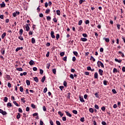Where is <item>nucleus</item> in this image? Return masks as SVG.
Here are the masks:
<instances>
[{"label":"nucleus","instance_id":"nucleus-1","mask_svg":"<svg viewBox=\"0 0 125 125\" xmlns=\"http://www.w3.org/2000/svg\"><path fill=\"white\" fill-rule=\"evenodd\" d=\"M97 65L98 67H102V68H104V64H103V63L102 62H100V61H98L97 62Z\"/></svg>","mask_w":125,"mask_h":125},{"label":"nucleus","instance_id":"nucleus-2","mask_svg":"<svg viewBox=\"0 0 125 125\" xmlns=\"http://www.w3.org/2000/svg\"><path fill=\"white\" fill-rule=\"evenodd\" d=\"M19 14H20V12L16 11V12H14L13 13V16L14 17H16V16H17V15H19Z\"/></svg>","mask_w":125,"mask_h":125},{"label":"nucleus","instance_id":"nucleus-3","mask_svg":"<svg viewBox=\"0 0 125 125\" xmlns=\"http://www.w3.org/2000/svg\"><path fill=\"white\" fill-rule=\"evenodd\" d=\"M0 114H2V115H3V116L7 115V113L6 111H3L1 109H0Z\"/></svg>","mask_w":125,"mask_h":125},{"label":"nucleus","instance_id":"nucleus-4","mask_svg":"<svg viewBox=\"0 0 125 125\" xmlns=\"http://www.w3.org/2000/svg\"><path fill=\"white\" fill-rule=\"evenodd\" d=\"M6 79L7 81H11V77H10V75L6 74L5 75Z\"/></svg>","mask_w":125,"mask_h":125},{"label":"nucleus","instance_id":"nucleus-5","mask_svg":"<svg viewBox=\"0 0 125 125\" xmlns=\"http://www.w3.org/2000/svg\"><path fill=\"white\" fill-rule=\"evenodd\" d=\"M50 35L52 39H55V35H54V31H51Z\"/></svg>","mask_w":125,"mask_h":125},{"label":"nucleus","instance_id":"nucleus-6","mask_svg":"<svg viewBox=\"0 0 125 125\" xmlns=\"http://www.w3.org/2000/svg\"><path fill=\"white\" fill-rule=\"evenodd\" d=\"M5 52V49H4V48H2L1 49V53L2 55H4Z\"/></svg>","mask_w":125,"mask_h":125},{"label":"nucleus","instance_id":"nucleus-7","mask_svg":"<svg viewBox=\"0 0 125 125\" xmlns=\"http://www.w3.org/2000/svg\"><path fill=\"white\" fill-rule=\"evenodd\" d=\"M0 6L1 8H2L5 6V3L4 1L2 2L1 4L0 3Z\"/></svg>","mask_w":125,"mask_h":125},{"label":"nucleus","instance_id":"nucleus-8","mask_svg":"<svg viewBox=\"0 0 125 125\" xmlns=\"http://www.w3.org/2000/svg\"><path fill=\"white\" fill-rule=\"evenodd\" d=\"M23 28H25L26 32H29L30 31V26H23Z\"/></svg>","mask_w":125,"mask_h":125},{"label":"nucleus","instance_id":"nucleus-9","mask_svg":"<svg viewBox=\"0 0 125 125\" xmlns=\"http://www.w3.org/2000/svg\"><path fill=\"white\" fill-rule=\"evenodd\" d=\"M65 113H66V116H67L68 117H69L70 118L72 117V115L70 113H69V112L65 111Z\"/></svg>","mask_w":125,"mask_h":125},{"label":"nucleus","instance_id":"nucleus-10","mask_svg":"<svg viewBox=\"0 0 125 125\" xmlns=\"http://www.w3.org/2000/svg\"><path fill=\"white\" fill-rule=\"evenodd\" d=\"M33 80L36 83H39V78L37 77H33Z\"/></svg>","mask_w":125,"mask_h":125},{"label":"nucleus","instance_id":"nucleus-11","mask_svg":"<svg viewBox=\"0 0 125 125\" xmlns=\"http://www.w3.org/2000/svg\"><path fill=\"white\" fill-rule=\"evenodd\" d=\"M34 63H35V62H34V61L31 60L29 62V65H30V66H33V65H34Z\"/></svg>","mask_w":125,"mask_h":125},{"label":"nucleus","instance_id":"nucleus-12","mask_svg":"<svg viewBox=\"0 0 125 125\" xmlns=\"http://www.w3.org/2000/svg\"><path fill=\"white\" fill-rule=\"evenodd\" d=\"M31 43L34 44V43H36V39L35 38H32L31 39Z\"/></svg>","mask_w":125,"mask_h":125},{"label":"nucleus","instance_id":"nucleus-13","mask_svg":"<svg viewBox=\"0 0 125 125\" xmlns=\"http://www.w3.org/2000/svg\"><path fill=\"white\" fill-rule=\"evenodd\" d=\"M103 40L105 41L106 42H110V39H109V38H104Z\"/></svg>","mask_w":125,"mask_h":125},{"label":"nucleus","instance_id":"nucleus-14","mask_svg":"<svg viewBox=\"0 0 125 125\" xmlns=\"http://www.w3.org/2000/svg\"><path fill=\"white\" fill-rule=\"evenodd\" d=\"M99 73L100 76H103V71L102 69L99 70Z\"/></svg>","mask_w":125,"mask_h":125},{"label":"nucleus","instance_id":"nucleus-15","mask_svg":"<svg viewBox=\"0 0 125 125\" xmlns=\"http://www.w3.org/2000/svg\"><path fill=\"white\" fill-rule=\"evenodd\" d=\"M118 53L119 54H121L122 57L123 58L125 57V54H124V53L122 52L121 51H119Z\"/></svg>","mask_w":125,"mask_h":125},{"label":"nucleus","instance_id":"nucleus-16","mask_svg":"<svg viewBox=\"0 0 125 125\" xmlns=\"http://www.w3.org/2000/svg\"><path fill=\"white\" fill-rule=\"evenodd\" d=\"M26 83L27 85H28V86L31 84V82H30V81H29L28 80H26Z\"/></svg>","mask_w":125,"mask_h":125},{"label":"nucleus","instance_id":"nucleus-17","mask_svg":"<svg viewBox=\"0 0 125 125\" xmlns=\"http://www.w3.org/2000/svg\"><path fill=\"white\" fill-rule=\"evenodd\" d=\"M58 113L60 115V117H63V116H64V114L60 111H58Z\"/></svg>","mask_w":125,"mask_h":125},{"label":"nucleus","instance_id":"nucleus-18","mask_svg":"<svg viewBox=\"0 0 125 125\" xmlns=\"http://www.w3.org/2000/svg\"><path fill=\"white\" fill-rule=\"evenodd\" d=\"M17 71H19V72H22L23 71V68L20 67V68H16Z\"/></svg>","mask_w":125,"mask_h":125},{"label":"nucleus","instance_id":"nucleus-19","mask_svg":"<svg viewBox=\"0 0 125 125\" xmlns=\"http://www.w3.org/2000/svg\"><path fill=\"white\" fill-rule=\"evenodd\" d=\"M80 41H82V42H86L87 41V39L86 38H81Z\"/></svg>","mask_w":125,"mask_h":125},{"label":"nucleus","instance_id":"nucleus-20","mask_svg":"<svg viewBox=\"0 0 125 125\" xmlns=\"http://www.w3.org/2000/svg\"><path fill=\"white\" fill-rule=\"evenodd\" d=\"M5 36H6V33L4 32L3 33L2 35H1V38L2 39H4V38L5 37Z\"/></svg>","mask_w":125,"mask_h":125},{"label":"nucleus","instance_id":"nucleus-21","mask_svg":"<svg viewBox=\"0 0 125 125\" xmlns=\"http://www.w3.org/2000/svg\"><path fill=\"white\" fill-rule=\"evenodd\" d=\"M94 78L95 79H98V73L97 72H95L94 74Z\"/></svg>","mask_w":125,"mask_h":125},{"label":"nucleus","instance_id":"nucleus-22","mask_svg":"<svg viewBox=\"0 0 125 125\" xmlns=\"http://www.w3.org/2000/svg\"><path fill=\"white\" fill-rule=\"evenodd\" d=\"M89 111L90 112V113H94V110H93V108H90L89 109Z\"/></svg>","mask_w":125,"mask_h":125},{"label":"nucleus","instance_id":"nucleus-23","mask_svg":"<svg viewBox=\"0 0 125 125\" xmlns=\"http://www.w3.org/2000/svg\"><path fill=\"white\" fill-rule=\"evenodd\" d=\"M44 81H45V76H44L42 78V80H41V82H42V83H44Z\"/></svg>","mask_w":125,"mask_h":125},{"label":"nucleus","instance_id":"nucleus-24","mask_svg":"<svg viewBox=\"0 0 125 125\" xmlns=\"http://www.w3.org/2000/svg\"><path fill=\"white\" fill-rule=\"evenodd\" d=\"M56 13H57V15H59V16H60L61 12H60V10H57L56 11Z\"/></svg>","mask_w":125,"mask_h":125},{"label":"nucleus","instance_id":"nucleus-25","mask_svg":"<svg viewBox=\"0 0 125 125\" xmlns=\"http://www.w3.org/2000/svg\"><path fill=\"white\" fill-rule=\"evenodd\" d=\"M50 12V10L49 9H47L45 12V13L48 14Z\"/></svg>","mask_w":125,"mask_h":125},{"label":"nucleus","instance_id":"nucleus-26","mask_svg":"<svg viewBox=\"0 0 125 125\" xmlns=\"http://www.w3.org/2000/svg\"><path fill=\"white\" fill-rule=\"evenodd\" d=\"M21 117V114L20 113H18V115L17 116V119L18 120H19V119H20V117Z\"/></svg>","mask_w":125,"mask_h":125},{"label":"nucleus","instance_id":"nucleus-27","mask_svg":"<svg viewBox=\"0 0 125 125\" xmlns=\"http://www.w3.org/2000/svg\"><path fill=\"white\" fill-rule=\"evenodd\" d=\"M80 100L81 101V102H84V100H83V98L82 97H79Z\"/></svg>","mask_w":125,"mask_h":125},{"label":"nucleus","instance_id":"nucleus-28","mask_svg":"<svg viewBox=\"0 0 125 125\" xmlns=\"http://www.w3.org/2000/svg\"><path fill=\"white\" fill-rule=\"evenodd\" d=\"M115 61H116V62H118V63H121L122 62V60H118V59H115Z\"/></svg>","mask_w":125,"mask_h":125},{"label":"nucleus","instance_id":"nucleus-29","mask_svg":"<svg viewBox=\"0 0 125 125\" xmlns=\"http://www.w3.org/2000/svg\"><path fill=\"white\" fill-rule=\"evenodd\" d=\"M59 38H60V35H59V34H57L56 36V38L57 41H58V39H59Z\"/></svg>","mask_w":125,"mask_h":125},{"label":"nucleus","instance_id":"nucleus-30","mask_svg":"<svg viewBox=\"0 0 125 125\" xmlns=\"http://www.w3.org/2000/svg\"><path fill=\"white\" fill-rule=\"evenodd\" d=\"M20 91H21V92H23L24 91V88H23V87L20 86Z\"/></svg>","mask_w":125,"mask_h":125},{"label":"nucleus","instance_id":"nucleus-31","mask_svg":"<svg viewBox=\"0 0 125 125\" xmlns=\"http://www.w3.org/2000/svg\"><path fill=\"white\" fill-rule=\"evenodd\" d=\"M60 55L61 57H63V56L65 55V52H61V53H60Z\"/></svg>","mask_w":125,"mask_h":125},{"label":"nucleus","instance_id":"nucleus-32","mask_svg":"<svg viewBox=\"0 0 125 125\" xmlns=\"http://www.w3.org/2000/svg\"><path fill=\"white\" fill-rule=\"evenodd\" d=\"M90 60H92L93 62H95V59L92 56H91Z\"/></svg>","mask_w":125,"mask_h":125},{"label":"nucleus","instance_id":"nucleus-33","mask_svg":"<svg viewBox=\"0 0 125 125\" xmlns=\"http://www.w3.org/2000/svg\"><path fill=\"white\" fill-rule=\"evenodd\" d=\"M19 39L21 41H24V39L23 38V37H22L21 35L20 36H19Z\"/></svg>","mask_w":125,"mask_h":125},{"label":"nucleus","instance_id":"nucleus-34","mask_svg":"<svg viewBox=\"0 0 125 125\" xmlns=\"http://www.w3.org/2000/svg\"><path fill=\"white\" fill-rule=\"evenodd\" d=\"M13 103H14V104H15L16 105V106H17V107H19V104H18V103H17V102H16V101H14L13 102Z\"/></svg>","mask_w":125,"mask_h":125},{"label":"nucleus","instance_id":"nucleus-35","mask_svg":"<svg viewBox=\"0 0 125 125\" xmlns=\"http://www.w3.org/2000/svg\"><path fill=\"white\" fill-rule=\"evenodd\" d=\"M52 73L54 75H56V69L55 68L52 69Z\"/></svg>","mask_w":125,"mask_h":125},{"label":"nucleus","instance_id":"nucleus-36","mask_svg":"<svg viewBox=\"0 0 125 125\" xmlns=\"http://www.w3.org/2000/svg\"><path fill=\"white\" fill-rule=\"evenodd\" d=\"M12 104H11V103H8L7 104V107H12Z\"/></svg>","mask_w":125,"mask_h":125},{"label":"nucleus","instance_id":"nucleus-37","mask_svg":"<svg viewBox=\"0 0 125 125\" xmlns=\"http://www.w3.org/2000/svg\"><path fill=\"white\" fill-rule=\"evenodd\" d=\"M20 35H21V36H22V35H23V29H21L20 30Z\"/></svg>","mask_w":125,"mask_h":125},{"label":"nucleus","instance_id":"nucleus-38","mask_svg":"<svg viewBox=\"0 0 125 125\" xmlns=\"http://www.w3.org/2000/svg\"><path fill=\"white\" fill-rule=\"evenodd\" d=\"M73 54H74V55H75V56L78 57V52L73 51Z\"/></svg>","mask_w":125,"mask_h":125},{"label":"nucleus","instance_id":"nucleus-39","mask_svg":"<svg viewBox=\"0 0 125 125\" xmlns=\"http://www.w3.org/2000/svg\"><path fill=\"white\" fill-rule=\"evenodd\" d=\"M72 113H73V114H75V115H77V114H78V111L76 110H73L72 111Z\"/></svg>","mask_w":125,"mask_h":125},{"label":"nucleus","instance_id":"nucleus-40","mask_svg":"<svg viewBox=\"0 0 125 125\" xmlns=\"http://www.w3.org/2000/svg\"><path fill=\"white\" fill-rule=\"evenodd\" d=\"M82 24H83V20H80L78 22V25H79V26H81Z\"/></svg>","mask_w":125,"mask_h":125},{"label":"nucleus","instance_id":"nucleus-41","mask_svg":"<svg viewBox=\"0 0 125 125\" xmlns=\"http://www.w3.org/2000/svg\"><path fill=\"white\" fill-rule=\"evenodd\" d=\"M84 23H85V24H86V25H87V24H89V20H87L85 21Z\"/></svg>","mask_w":125,"mask_h":125},{"label":"nucleus","instance_id":"nucleus-42","mask_svg":"<svg viewBox=\"0 0 125 125\" xmlns=\"http://www.w3.org/2000/svg\"><path fill=\"white\" fill-rule=\"evenodd\" d=\"M98 93H99V92L96 93L95 94V96H96V97L97 98H99V94H98Z\"/></svg>","mask_w":125,"mask_h":125},{"label":"nucleus","instance_id":"nucleus-43","mask_svg":"<svg viewBox=\"0 0 125 125\" xmlns=\"http://www.w3.org/2000/svg\"><path fill=\"white\" fill-rule=\"evenodd\" d=\"M113 73H118V69H117L116 68H114L113 69Z\"/></svg>","mask_w":125,"mask_h":125},{"label":"nucleus","instance_id":"nucleus-44","mask_svg":"<svg viewBox=\"0 0 125 125\" xmlns=\"http://www.w3.org/2000/svg\"><path fill=\"white\" fill-rule=\"evenodd\" d=\"M33 33H34V32L30 30L29 32H28V34L29 36H32V35H33Z\"/></svg>","mask_w":125,"mask_h":125},{"label":"nucleus","instance_id":"nucleus-45","mask_svg":"<svg viewBox=\"0 0 125 125\" xmlns=\"http://www.w3.org/2000/svg\"><path fill=\"white\" fill-rule=\"evenodd\" d=\"M112 92H113V93L114 94H116V93H117V91H116V90H115V89H113L112 90Z\"/></svg>","mask_w":125,"mask_h":125},{"label":"nucleus","instance_id":"nucleus-46","mask_svg":"<svg viewBox=\"0 0 125 125\" xmlns=\"http://www.w3.org/2000/svg\"><path fill=\"white\" fill-rule=\"evenodd\" d=\"M80 121L82 122V123H83V122H84V117H82L80 119Z\"/></svg>","mask_w":125,"mask_h":125},{"label":"nucleus","instance_id":"nucleus-47","mask_svg":"<svg viewBox=\"0 0 125 125\" xmlns=\"http://www.w3.org/2000/svg\"><path fill=\"white\" fill-rule=\"evenodd\" d=\"M46 19H47V20H48V21H50V20H51V17H50L49 16H47Z\"/></svg>","mask_w":125,"mask_h":125},{"label":"nucleus","instance_id":"nucleus-48","mask_svg":"<svg viewBox=\"0 0 125 125\" xmlns=\"http://www.w3.org/2000/svg\"><path fill=\"white\" fill-rule=\"evenodd\" d=\"M59 88L61 89L62 91H63V89H64V86H60Z\"/></svg>","mask_w":125,"mask_h":125},{"label":"nucleus","instance_id":"nucleus-49","mask_svg":"<svg viewBox=\"0 0 125 125\" xmlns=\"http://www.w3.org/2000/svg\"><path fill=\"white\" fill-rule=\"evenodd\" d=\"M94 107L95 108V109H97V110L99 109V106H98V105L97 104H95Z\"/></svg>","mask_w":125,"mask_h":125},{"label":"nucleus","instance_id":"nucleus-50","mask_svg":"<svg viewBox=\"0 0 125 125\" xmlns=\"http://www.w3.org/2000/svg\"><path fill=\"white\" fill-rule=\"evenodd\" d=\"M40 74H41V75H42L43 74V70H42V69H40Z\"/></svg>","mask_w":125,"mask_h":125},{"label":"nucleus","instance_id":"nucleus-51","mask_svg":"<svg viewBox=\"0 0 125 125\" xmlns=\"http://www.w3.org/2000/svg\"><path fill=\"white\" fill-rule=\"evenodd\" d=\"M31 107L33 109H36V105L34 104H31Z\"/></svg>","mask_w":125,"mask_h":125},{"label":"nucleus","instance_id":"nucleus-52","mask_svg":"<svg viewBox=\"0 0 125 125\" xmlns=\"http://www.w3.org/2000/svg\"><path fill=\"white\" fill-rule=\"evenodd\" d=\"M69 78H70V79H72V80H74V75L70 74L69 76Z\"/></svg>","mask_w":125,"mask_h":125},{"label":"nucleus","instance_id":"nucleus-53","mask_svg":"<svg viewBox=\"0 0 125 125\" xmlns=\"http://www.w3.org/2000/svg\"><path fill=\"white\" fill-rule=\"evenodd\" d=\"M46 91H47V87H45L43 89V93H46Z\"/></svg>","mask_w":125,"mask_h":125},{"label":"nucleus","instance_id":"nucleus-54","mask_svg":"<svg viewBox=\"0 0 125 125\" xmlns=\"http://www.w3.org/2000/svg\"><path fill=\"white\" fill-rule=\"evenodd\" d=\"M83 36L84 37V38H87V34L85 33H83Z\"/></svg>","mask_w":125,"mask_h":125},{"label":"nucleus","instance_id":"nucleus-55","mask_svg":"<svg viewBox=\"0 0 125 125\" xmlns=\"http://www.w3.org/2000/svg\"><path fill=\"white\" fill-rule=\"evenodd\" d=\"M56 123V125H61V123H60V121H57Z\"/></svg>","mask_w":125,"mask_h":125},{"label":"nucleus","instance_id":"nucleus-56","mask_svg":"<svg viewBox=\"0 0 125 125\" xmlns=\"http://www.w3.org/2000/svg\"><path fill=\"white\" fill-rule=\"evenodd\" d=\"M53 21H54V22H55V23H57V19H56V18H54V19H53Z\"/></svg>","mask_w":125,"mask_h":125},{"label":"nucleus","instance_id":"nucleus-57","mask_svg":"<svg viewBox=\"0 0 125 125\" xmlns=\"http://www.w3.org/2000/svg\"><path fill=\"white\" fill-rule=\"evenodd\" d=\"M19 113H23V110H22V109L21 108H19Z\"/></svg>","mask_w":125,"mask_h":125},{"label":"nucleus","instance_id":"nucleus-58","mask_svg":"<svg viewBox=\"0 0 125 125\" xmlns=\"http://www.w3.org/2000/svg\"><path fill=\"white\" fill-rule=\"evenodd\" d=\"M42 109L44 112H45L46 111V107H45V106H43Z\"/></svg>","mask_w":125,"mask_h":125},{"label":"nucleus","instance_id":"nucleus-59","mask_svg":"<svg viewBox=\"0 0 125 125\" xmlns=\"http://www.w3.org/2000/svg\"><path fill=\"white\" fill-rule=\"evenodd\" d=\"M62 121H63V122H66V117H63L62 118Z\"/></svg>","mask_w":125,"mask_h":125},{"label":"nucleus","instance_id":"nucleus-60","mask_svg":"<svg viewBox=\"0 0 125 125\" xmlns=\"http://www.w3.org/2000/svg\"><path fill=\"white\" fill-rule=\"evenodd\" d=\"M8 100V98H7L6 97H5L4 99V102H6Z\"/></svg>","mask_w":125,"mask_h":125},{"label":"nucleus","instance_id":"nucleus-61","mask_svg":"<svg viewBox=\"0 0 125 125\" xmlns=\"http://www.w3.org/2000/svg\"><path fill=\"white\" fill-rule=\"evenodd\" d=\"M104 85H107V81L106 80L104 81Z\"/></svg>","mask_w":125,"mask_h":125},{"label":"nucleus","instance_id":"nucleus-62","mask_svg":"<svg viewBox=\"0 0 125 125\" xmlns=\"http://www.w3.org/2000/svg\"><path fill=\"white\" fill-rule=\"evenodd\" d=\"M63 85L64 86H67V82L66 81L63 82Z\"/></svg>","mask_w":125,"mask_h":125},{"label":"nucleus","instance_id":"nucleus-63","mask_svg":"<svg viewBox=\"0 0 125 125\" xmlns=\"http://www.w3.org/2000/svg\"><path fill=\"white\" fill-rule=\"evenodd\" d=\"M8 87H9V88L11 87V83H8Z\"/></svg>","mask_w":125,"mask_h":125},{"label":"nucleus","instance_id":"nucleus-64","mask_svg":"<svg viewBox=\"0 0 125 125\" xmlns=\"http://www.w3.org/2000/svg\"><path fill=\"white\" fill-rule=\"evenodd\" d=\"M50 125H54L53 124V122L52 121V120H50Z\"/></svg>","mask_w":125,"mask_h":125}]
</instances>
